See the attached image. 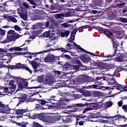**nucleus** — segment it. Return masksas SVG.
Listing matches in <instances>:
<instances>
[{"mask_svg": "<svg viewBox=\"0 0 127 127\" xmlns=\"http://www.w3.org/2000/svg\"><path fill=\"white\" fill-rule=\"evenodd\" d=\"M22 36L15 33L13 30H10L7 33V37L5 40L3 41V43H7V42H11V41H15L16 39H18L19 37Z\"/></svg>", "mask_w": 127, "mask_h": 127, "instance_id": "f257e3e1", "label": "nucleus"}, {"mask_svg": "<svg viewBox=\"0 0 127 127\" xmlns=\"http://www.w3.org/2000/svg\"><path fill=\"white\" fill-rule=\"evenodd\" d=\"M113 42V49H112V51L113 52V55L109 54L108 55L105 56L104 55H103V57H104L105 58H107V59L103 60V61L106 62V61H112L113 60V58L111 57H113L114 56H115L117 49H118V46L120 45V44L118 41H115V38H114V40L112 41Z\"/></svg>", "mask_w": 127, "mask_h": 127, "instance_id": "f03ea898", "label": "nucleus"}, {"mask_svg": "<svg viewBox=\"0 0 127 127\" xmlns=\"http://www.w3.org/2000/svg\"><path fill=\"white\" fill-rule=\"evenodd\" d=\"M106 76L103 77L104 81H107L108 86H114L118 84V82L116 80V75L113 74L111 75L110 73L105 74Z\"/></svg>", "mask_w": 127, "mask_h": 127, "instance_id": "7ed1b4c3", "label": "nucleus"}, {"mask_svg": "<svg viewBox=\"0 0 127 127\" xmlns=\"http://www.w3.org/2000/svg\"><path fill=\"white\" fill-rule=\"evenodd\" d=\"M37 102H38L39 104L36 105V109H39V110H47L50 107V105L48 104V102L43 99H38Z\"/></svg>", "mask_w": 127, "mask_h": 127, "instance_id": "20e7f679", "label": "nucleus"}, {"mask_svg": "<svg viewBox=\"0 0 127 127\" xmlns=\"http://www.w3.org/2000/svg\"><path fill=\"white\" fill-rule=\"evenodd\" d=\"M36 119H39L45 123H49L51 120V117L49 115H46L44 114H34Z\"/></svg>", "mask_w": 127, "mask_h": 127, "instance_id": "39448f33", "label": "nucleus"}, {"mask_svg": "<svg viewBox=\"0 0 127 127\" xmlns=\"http://www.w3.org/2000/svg\"><path fill=\"white\" fill-rule=\"evenodd\" d=\"M54 32V30L53 29L49 30V31L45 32L44 33H43L41 35V37H44L45 38H53L54 40H56V39H57V37H54V35H55V34H53Z\"/></svg>", "mask_w": 127, "mask_h": 127, "instance_id": "423d86ee", "label": "nucleus"}, {"mask_svg": "<svg viewBox=\"0 0 127 127\" xmlns=\"http://www.w3.org/2000/svg\"><path fill=\"white\" fill-rule=\"evenodd\" d=\"M0 108H1V113L2 114H7L10 111V108L8 105H5L2 103V101H0Z\"/></svg>", "mask_w": 127, "mask_h": 127, "instance_id": "0eeeda50", "label": "nucleus"}, {"mask_svg": "<svg viewBox=\"0 0 127 127\" xmlns=\"http://www.w3.org/2000/svg\"><path fill=\"white\" fill-rule=\"evenodd\" d=\"M102 32L105 35H106L107 37H109V38H110L112 41H114V34H113V32L107 29H103Z\"/></svg>", "mask_w": 127, "mask_h": 127, "instance_id": "6e6552de", "label": "nucleus"}, {"mask_svg": "<svg viewBox=\"0 0 127 127\" xmlns=\"http://www.w3.org/2000/svg\"><path fill=\"white\" fill-rule=\"evenodd\" d=\"M115 37L118 39H122L123 38V34L121 33V26H118L114 28Z\"/></svg>", "mask_w": 127, "mask_h": 127, "instance_id": "1a4fd4ad", "label": "nucleus"}, {"mask_svg": "<svg viewBox=\"0 0 127 127\" xmlns=\"http://www.w3.org/2000/svg\"><path fill=\"white\" fill-rule=\"evenodd\" d=\"M94 66H96L97 69H100L103 70L106 68V64L102 62H97L96 61L93 62Z\"/></svg>", "mask_w": 127, "mask_h": 127, "instance_id": "9d476101", "label": "nucleus"}, {"mask_svg": "<svg viewBox=\"0 0 127 127\" xmlns=\"http://www.w3.org/2000/svg\"><path fill=\"white\" fill-rule=\"evenodd\" d=\"M13 78L15 79L16 83H17L18 89H23V84L22 83V78L18 77H13Z\"/></svg>", "mask_w": 127, "mask_h": 127, "instance_id": "9b49d317", "label": "nucleus"}, {"mask_svg": "<svg viewBox=\"0 0 127 127\" xmlns=\"http://www.w3.org/2000/svg\"><path fill=\"white\" fill-rule=\"evenodd\" d=\"M73 63H74V64H78V65H72V68L73 69V70H79V67H81V66H83L82 62H81L79 60H74L73 61Z\"/></svg>", "mask_w": 127, "mask_h": 127, "instance_id": "f8f14e48", "label": "nucleus"}, {"mask_svg": "<svg viewBox=\"0 0 127 127\" xmlns=\"http://www.w3.org/2000/svg\"><path fill=\"white\" fill-rule=\"evenodd\" d=\"M87 107H90V109L91 111L92 110H98V109H100V107H102V103H97L96 104L93 105V104H88Z\"/></svg>", "mask_w": 127, "mask_h": 127, "instance_id": "ddd939ff", "label": "nucleus"}, {"mask_svg": "<svg viewBox=\"0 0 127 127\" xmlns=\"http://www.w3.org/2000/svg\"><path fill=\"white\" fill-rule=\"evenodd\" d=\"M56 60V58L53 55H49L45 58V62H54Z\"/></svg>", "mask_w": 127, "mask_h": 127, "instance_id": "4468645a", "label": "nucleus"}, {"mask_svg": "<svg viewBox=\"0 0 127 127\" xmlns=\"http://www.w3.org/2000/svg\"><path fill=\"white\" fill-rule=\"evenodd\" d=\"M78 82L80 83V84H84V83H86L88 82V76L86 75H81L79 77H78Z\"/></svg>", "mask_w": 127, "mask_h": 127, "instance_id": "2eb2a0df", "label": "nucleus"}, {"mask_svg": "<svg viewBox=\"0 0 127 127\" xmlns=\"http://www.w3.org/2000/svg\"><path fill=\"white\" fill-rule=\"evenodd\" d=\"M74 46H75V47H76L77 49H79V50H81V51H83L84 53H87V54H90V55H93V56H96V55H95V54L85 50L84 49L81 48V46H79L78 45H77L76 43H74Z\"/></svg>", "mask_w": 127, "mask_h": 127, "instance_id": "dca6fc26", "label": "nucleus"}, {"mask_svg": "<svg viewBox=\"0 0 127 127\" xmlns=\"http://www.w3.org/2000/svg\"><path fill=\"white\" fill-rule=\"evenodd\" d=\"M81 59L84 63H88V62H90L91 61V58L89 57L88 55H83L81 56Z\"/></svg>", "mask_w": 127, "mask_h": 127, "instance_id": "f3484780", "label": "nucleus"}, {"mask_svg": "<svg viewBox=\"0 0 127 127\" xmlns=\"http://www.w3.org/2000/svg\"><path fill=\"white\" fill-rule=\"evenodd\" d=\"M57 9L58 10H67L68 7H67V5L66 4H59L57 6Z\"/></svg>", "mask_w": 127, "mask_h": 127, "instance_id": "a211bd4d", "label": "nucleus"}, {"mask_svg": "<svg viewBox=\"0 0 127 127\" xmlns=\"http://www.w3.org/2000/svg\"><path fill=\"white\" fill-rule=\"evenodd\" d=\"M102 108H111L113 106L112 101H108L105 103H101Z\"/></svg>", "mask_w": 127, "mask_h": 127, "instance_id": "6ab92c4d", "label": "nucleus"}, {"mask_svg": "<svg viewBox=\"0 0 127 127\" xmlns=\"http://www.w3.org/2000/svg\"><path fill=\"white\" fill-rule=\"evenodd\" d=\"M19 69H24V70H26V71L29 72L30 74H32V70H30L29 67L24 64H21V63H20Z\"/></svg>", "mask_w": 127, "mask_h": 127, "instance_id": "aec40b11", "label": "nucleus"}, {"mask_svg": "<svg viewBox=\"0 0 127 127\" xmlns=\"http://www.w3.org/2000/svg\"><path fill=\"white\" fill-rule=\"evenodd\" d=\"M27 109H17L15 111V113L16 115H23L24 113H27Z\"/></svg>", "mask_w": 127, "mask_h": 127, "instance_id": "412c9836", "label": "nucleus"}, {"mask_svg": "<svg viewBox=\"0 0 127 127\" xmlns=\"http://www.w3.org/2000/svg\"><path fill=\"white\" fill-rule=\"evenodd\" d=\"M20 63H18L16 64V65H9L8 66V69H10L11 70H13L14 69H18V70H19V67H20Z\"/></svg>", "mask_w": 127, "mask_h": 127, "instance_id": "4be33fe9", "label": "nucleus"}, {"mask_svg": "<svg viewBox=\"0 0 127 127\" xmlns=\"http://www.w3.org/2000/svg\"><path fill=\"white\" fill-rule=\"evenodd\" d=\"M31 64L32 65L33 69H34L35 71L37 72V70H36V69H37V67H38V63L35 61H32L31 62Z\"/></svg>", "mask_w": 127, "mask_h": 127, "instance_id": "5701e85b", "label": "nucleus"}, {"mask_svg": "<svg viewBox=\"0 0 127 127\" xmlns=\"http://www.w3.org/2000/svg\"><path fill=\"white\" fill-rule=\"evenodd\" d=\"M49 51H51V50H44L43 52H40L38 53H32V55L33 56V57H36L38 54H42V53H44L46 52H49Z\"/></svg>", "mask_w": 127, "mask_h": 127, "instance_id": "b1692460", "label": "nucleus"}, {"mask_svg": "<svg viewBox=\"0 0 127 127\" xmlns=\"http://www.w3.org/2000/svg\"><path fill=\"white\" fill-rule=\"evenodd\" d=\"M63 123H71L72 122V117H64L63 118Z\"/></svg>", "mask_w": 127, "mask_h": 127, "instance_id": "393cba45", "label": "nucleus"}, {"mask_svg": "<svg viewBox=\"0 0 127 127\" xmlns=\"http://www.w3.org/2000/svg\"><path fill=\"white\" fill-rule=\"evenodd\" d=\"M71 13H72V12L67 8V9L64 11V17H69L71 16Z\"/></svg>", "mask_w": 127, "mask_h": 127, "instance_id": "a878e982", "label": "nucleus"}, {"mask_svg": "<svg viewBox=\"0 0 127 127\" xmlns=\"http://www.w3.org/2000/svg\"><path fill=\"white\" fill-rule=\"evenodd\" d=\"M69 34H70V31L67 30L61 33V37H65V36L68 37V36H69Z\"/></svg>", "mask_w": 127, "mask_h": 127, "instance_id": "bb28decb", "label": "nucleus"}, {"mask_svg": "<svg viewBox=\"0 0 127 127\" xmlns=\"http://www.w3.org/2000/svg\"><path fill=\"white\" fill-rule=\"evenodd\" d=\"M8 20L11 21V22H14V23H16V22H17V20H16V18L12 17L11 15H9L8 16Z\"/></svg>", "mask_w": 127, "mask_h": 127, "instance_id": "cd10ccee", "label": "nucleus"}, {"mask_svg": "<svg viewBox=\"0 0 127 127\" xmlns=\"http://www.w3.org/2000/svg\"><path fill=\"white\" fill-rule=\"evenodd\" d=\"M92 95L94 98L100 97L101 96V92L98 91H94L92 92Z\"/></svg>", "mask_w": 127, "mask_h": 127, "instance_id": "c85d7f7f", "label": "nucleus"}, {"mask_svg": "<svg viewBox=\"0 0 127 127\" xmlns=\"http://www.w3.org/2000/svg\"><path fill=\"white\" fill-rule=\"evenodd\" d=\"M121 55V58L122 59V62H125L126 61H127V53L122 54Z\"/></svg>", "mask_w": 127, "mask_h": 127, "instance_id": "c756f323", "label": "nucleus"}, {"mask_svg": "<svg viewBox=\"0 0 127 127\" xmlns=\"http://www.w3.org/2000/svg\"><path fill=\"white\" fill-rule=\"evenodd\" d=\"M118 21H120L121 22H124V23H127V18H123V17H119L118 18Z\"/></svg>", "mask_w": 127, "mask_h": 127, "instance_id": "7c9ffc66", "label": "nucleus"}, {"mask_svg": "<svg viewBox=\"0 0 127 127\" xmlns=\"http://www.w3.org/2000/svg\"><path fill=\"white\" fill-rule=\"evenodd\" d=\"M16 125L21 127H26V123L24 122L21 123L16 122Z\"/></svg>", "mask_w": 127, "mask_h": 127, "instance_id": "2f4dec72", "label": "nucleus"}, {"mask_svg": "<svg viewBox=\"0 0 127 127\" xmlns=\"http://www.w3.org/2000/svg\"><path fill=\"white\" fill-rule=\"evenodd\" d=\"M88 89H100V86L97 84H93L88 86Z\"/></svg>", "mask_w": 127, "mask_h": 127, "instance_id": "473e14b6", "label": "nucleus"}, {"mask_svg": "<svg viewBox=\"0 0 127 127\" xmlns=\"http://www.w3.org/2000/svg\"><path fill=\"white\" fill-rule=\"evenodd\" d=\"M114 85H115L116 86H113V88H115L117 90H122V89H123V85L119 84L118 82H117V84H114Z\"/></svg>", "mask_w": 127, "mask_h": 127, "instance_id": "72a5a7b5", "label": "nucleus"}, {"mask_svg": "<svg viewBox=\"0 0 127 127\" xmlns=\"http://www.w3.org/2000/svg\"><path fill=\"white\" fill-rule=\"evenodd\" d=\"M61 25L62 27H64V28H67V27H71L72 26L71 24H68L67 23H64Z\"/></svg>", "mask_w": 127, "mask_h": 127, "instance_id": "f704fd0d", "label": "nucleus"}, {"mask_svg": "<svg viewBox=\"0 0 127 127\" xmlns=\"http://www.w3.org/2000/svg\"><path fill=\"white\" fill-rule=\"evenodd\" d=\"M37 99L36 98H32L30 97L29 98L27 99V100H25V102L26 103H29V102H34V101H36V102H37Z\"/></svg>", "mask_w": 127, "mask_h": 127, "instance_id": "c9c22d12", "label": "nucleus"}, {"mask_svg": "<svg viewBox=\"0 0 127 127\" xmlns=\"http://www.w3.org/2000/svg\"><path fill=\"white\" fill-rule=\"evenodd\" d=\"M120 115H116L115 116H114V117H115L114 118V124H118V123H119V121L120 120Z\"/></svg>", "mask_w": 127, "mask_h": 127, "instance_id": "e433bc0d", "label": "nucleus"}, {"mask_svg": "<svg viewBox=\"0 0 127 127\" xmlns=\"http://www.w3.org/2000/svg\"><path fill=\"white\" fill-rule=\"evenodd\" d=\"M114 60L117 62H123V59H122L121 55H120V56L115 58Z\"/></svg>", "mask_w": 127, "mask_h": 127, "instance_id": "4c0bfd02", "label": "nucleus"}, {"mask_svg": "<svg viewBox=\"0 0 127 127\" xmlns=\"http://www.w3.org/2000/svg\"><path fill=\"white\" fill-rule=\"evenodd\" d=\"M23 86L24 89H36L37 87H27L28 86V82H25L24 83Z\"/></svg>", "mask_w": 127, "mask_h": 127, "instance_id": "58836bf2", "label": "nucleus"}, {"mask_svg": "<svg viewBox=\"0 0 127 127\" xmlns=\"http://www.w3.org/2000/svg\"><path fill=\"white\" fill-rule=\"evenodd\" d=\"M28 1L29 2H30V4H32L33 5H34V6H33V8H35V7H36V6L37 5V4L35 2V1H34V0H28Z\"/></svg>", "mask_w": 127, "mask_h": 127, "instance_id": "ea45409f", "label": "nucleus"}, {"mask_svg": "<svg viewBox=\"0 0 127 127\" xmlns=\"http://www.w3.org/2000/svg\"><path fill=\"white\" fill-rule=\"evenodd\" d=\"M20 16L21 18H22V19H23V20H26V19H27V15L26 14H20Z\"/></svg>", "mask_w": 127, "mask_h": 127, "instance_id": "a19ab883", "label": "nucleus"}, {"mask_svg": "<svg viewBox=\"0 0 127 127\" xmlns=\"http://www.w3.org/2000/svg\"><path fill=\"white\" fill-rule=\"evenodd\" d=\"M10 86L9 87V89L10 90H12V92H14V91L16 89V85L13 84L12 85H10Z\"/></svg>", "mask_w": 127, "mask_h": 127, "instance_id": "79ce46f5", "label": "nucleus"}, {"mask_svg": "<svg viewBox=\"0 0 127 127\" xmlns=\"http://www.w3.org/2000/svg\"><path fill=\"white\" fill-rule=\"evenodd\" d=\"M56 18H62V17H64V13H59L56 14Z\"/></svg>", "mask_w": 127, "mask_h": 127, "instance_id": "37998d69", "label": "nucleus"}, {"mask_svg": "<svg viewBox=\"0 0 127 127\" xmlns=\"http://www.w3.org/2000/svg\"><path fill=\"white\" fill-rule=\"evenodd\" d=\"M33 127H43V126H41L39 123L36 122L33 123Z\"/></svg>", "mask_w": 127, "mask_h": 127, "instance_id": "c03bdc74", "label": "nucleus"}, {"mask_svg": "<svg viewBox=\"0 0 127 127\" xmlns=\"http://www.w3.org/2000/svg\"><path fill=\"white\" fill-rule=\"evenodd\" d=\"M22 6H23V7H25V8H29V3H28L27 2H23L22 3Z\"/></svg>", "mask_w": 127, "mask_h": 127, "instance_id": "a18cd8bd", "label": "nucleus"}, {"mask_svg": "<svg viewBox=\"0 0 127 127\" xmlns=\"http://www.w3.org/2000/svg\"><path fill=\"white\" fill-rule=\"evenodd\" d=\"M74 47V44L71 45L70 43H67L65 46V48L66 49L70 50V49H71V47Z\"/></svg>", "mask_w": 127, "mask_h": 127, "instance_id": "49530a36", "label": "nucleus"}, {"mask_svg": "<svg viewBox=\"0 0 127 127\" xmlns=\"http://www.w3.org/2000/svg\"><path fill=\"white\" fill-rule=\"evenodd\" d=\"M84 106H88V103H86V104H82V103L75 104V107H80L81 108H82V107H84Z\"/></svg>", "mask_w": 127, "mask_h": 127, "instance_id": "de8ad7c7", "label": "nucleus"}, {"mask_svg": "<svg viewBox=\"0 0 127 127\" xmlns=\"http://www.w3.org/2000/svg\"><path fill=\"white\" fill-rule=\"evenodd\" d=\"M76 33H77V30L76 29L72 30V31L71 32V34H70V39L72 38V36H73V35H76Z\"/></svg>", "mask_w": 127, "mask_h": 127, "instance_id": "09e8293b", "label": "nucleus"}, {"mask_svg": "<svg viewBox=\"0 0 127 127\" xmlns=\"http://www.w3.org/2000/svg\"><path fill=\"white\" fill-rule=\"evenodd\" d=\"M88 111H92L90 107L85 108L82 112V114H85L86 112H88Z\"/></svg>", "mask_w": 127, "mask_h": 127, "instance_id": "8fccbe9b", "label": "nucleus"}, {"mask_svg": "<svg viewBox=\"0 0 127 127\" xmlns=\"http://www.w3.org/2000/svg\"><path fill=\"white\" fill-rule=\"evenodd\" d=\"M5 34V31L2 29H0V35L1 36H3Z\"/></svg>", "mask_w": 127, "mask_h": 127, "instance_id": "3c124183", "label": "nucleus"}, {"mask_svg": "<svg viewBox=\"0 0 127 127\" xmlns=\"http://www.w3.org/2000/svg\"><path fill=\"white\" fill-rule=\"evenodd\" d=\"M125 119H126V117H125V116L120 115V117H119V120L118 122V124H119V123H120V121H124V120H125Z\"/></svg>", "mask_w": 127, "mask_h": 127, "instance_id": "603ef678", "label": "nucleus"}, {"mask_svg": "<svg viewBox=\"0 0 127 127\" xmlns=\"http://www.w3.org/2000/svg\"><path fill=\"white\" fill-rule=\"evenodd\" d=\"M21 99H22L23 100L26 101L27 100V95L26 94H23L21 96Z\"/></svg>", "mask_w": 127, "mask_h": 127, "instance_id": "864d4df0", "label": "nucleus"}, {"mask_svg": "<svg viewBox=\"0 0 127 127\" xmlns=\"http://www.w3.org/2000/svg\"><path fill=\"white\" fill-rule=\"evenodd\" d=\"M2 5H3V8L5 9V7H6V6H8V1H5V2H4L2 4Z\"/></svg>", "mask_w": 127, "mask_h": 127, "instance_id": "5fc2aeb1", "label": "nucleus"}, {"mask_svg": "<svg viewBox=\"0 0 127 127\" xmlns=\"http://www.w3.org/2000/svg\"><path fill=\"white\" fill-rule=\"evenodd\" d=\"M10 54L11 53H7L6 55L3 56V57H2L3 60H7L6 59H4V58H6V57H10Z\"/></svg>", "mask_w": 127, "mask_h": 127, "instance_id": "6e6d98bb", "label": "nucleus"}, {"mask_svg": "<svg viewBox=\"0 0 127 127\" xmlns=\"http://www.w3.org/2000/svg\"><path fill=\"white\" fill-rule=\"evenodd\" d=\"M122 109H123V110H124V112L125 113H127V105H123Z\"/></svg>", "mask_w": 127, "mask_h": 127, "instance_id": "4d7b16f0", "label": "nucleus"}, {"mask_svg": "<svg viewBox=\"0 0 127 127\" xmlns=\"http://www.w3.org/2000/svg\"><path fill=\"white\" fill-rule=\"evenodd\" d=\"M14 29L17 31H19L20 30V27H19L17 25L14 26Z\"/></svg>", "mask_w": 127, "mask_h": 127, "instance_id": "13d9d810", "label": "nucleus"}, {"mask_svg": "<svg viewBox=\"0 0 127 127\" xmlns=\"http://www.w3.org/2000/svg\"><path fill=\"white\" fill-rule=\"evenodd\" d=\"M6 52H7V50L0 48V53H6Z\"/></svg>", "mask_w": 127, "mask_h": 127, "instance_id": "bf43d9fd", "label": "nucleus"}, {"mask_svg": "<svg viewBox=\"0 0 127 127\" xmlns=\"http://www.w3.org/2000/svg\"><path fill=\"white\" fill-rule=\"evenodd\" d=\"M58 50H60L62 52H68L67 50H65V49L63 48H59Z\"/></svg>", "mask_w": 127, "mask_h": 127, "instance_id": "052dcab7", "label": "nucleus"}, {"mask_svg": "<svg viewBox=\"0 0 127 127\" xmlns=\"http://www.w3.org/2000/svg\"><path fill=\"white\" fill-rule=\"evenodd\" d=\"M125 4H126L125 2H122V3L118 4V5L119 7H123V6H124Z\"/></svg>", "mask_w": 127, "mask_h": 127, "instance_id": "680f3d73", "label": "nucleus"}, {"mask_svg": "<svg viewBox=\"0 0 127 127\" xmlns=\"http://www.w3.org/2000/svg\"><path fill=\"white\" fill-rule=\"evenodd\" d=\"M44 82L45 83V84H50V79H49V78H46L44 80Z\"/></svg>", "mask_w": 127, "mask_h": 127, "instance_id": "e2e57ef3", "label": "nucleus"}, {"mask_svg": "<svg viewBox=\"0 0 127 127\" xmlns=\"http://www.w3.org/2000/svg\"><path fill=\"white\" fill-rule=\"evenodd\" d=\"M15 51H22V48H19V47H15Z\"/></svg>", "mask_w": 127, "mask_h": 127, "instance_id": "0e129e2a", "label": "nucleus"}, {"mask_svg": "<svg viewBox=\"0 0 127 127\" xmlns=\"http://www.w3.org/2000/svg\"><path fill=\"white\" fill-rule=\"evenodd\" d=\"M12 85H14V80H11L9 82V86H11Z\"/></svg>", "mask_w": 127, "mask_h": 127, "instance_id": "69168bd1", "label": "nucleus"}, {"mask_svg": "<svg viewBox=\"0 0 127 127\" xmlns=\"http://www.w3.org/2000/svg\"><path fill=\"white\" fill-rule=\"evenodd\" d=\"M73 40H74V39H72V37L71 39H70V38H69L68 42H70V43H71V44L72 43L74 45L75 43H74V41H73Z\"/></svg>", "mask_w": 127, "mask_h": 127, "instance_id": "338daca9", "label": "nucleus"}, {"mask_svg": "<svg viewBox=\"0 0 127 127\" xmlns=\"http://www.w3.org/2000/svg\"><path fill=\"white\" fill-rule=\"evenodd\" d=\"M14 50L15 51V47L11 48L8 49V51H9L10 52H12V51H13Z\"/></svg>", "mask_w": 127, "mask_h": 127, "instance_id": "774afa93", "label": "nucleus"}]
</instances>
